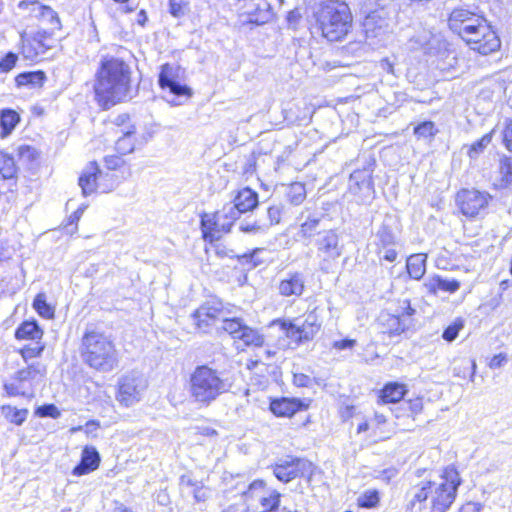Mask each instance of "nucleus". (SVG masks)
<instances>
[{
  "mask_svg": "<svg viewBox=\"0 0 512 512\" xmlns=\"http://www.w3.org/2000/svg\"><path fill=\"white\" fill-rule=\"evenodd\" d=\"M131 67L121 58L103 57L95 74V100L103 109L131 100L137 93L132 86Z\"/></svg>",
  "mask_w": 512,
  "mask_h": 512,
  "instance_id": "1",
  "label": "nucleus"
},
{
  "mask_svg": "<svg viewBox=\"0 0 512 512\" xmlns=\"http://www.w3.org/2000/svg\"><path fill=\"white\" fill-rule=\"evenodd\" d=\"M80 355L86 365L100 372H110L118 366L113 340L93 324L87 325L82 335Z\"/></svg>",
  "mask_w": 512,
  "mask_h": 512,
  "instance_id": "2",
  "label": "nucleus"
},
{
  "mask_svg": "<svg viewBox=\"0 0 512 512\" xmlns=\"http://www.w3.org/2000/svg\"><path fill=\"white\" fill-rule=\"evenodd\" d=\"M313 16L322 36L330 42L341 41L352 29V12L343 0L320 1Z\"/></svg>",
  "mask_w": 512,
  "mask_h": 512,
  "instance_id": "3",
  "label": "nucleus"
},
{
  "mask_svg": "<svg viewBox=\"0 0 512 512\" xmlns=\"http://www.w3.org/2000/svg\"><path fill=\"white\" fill-rule=\"evenodd\" d=\"M231 388L232 382L226 373L208 365L197 366L190 376V395L195 402L202 405H210Z\"/></svg>",
  "mask_w": 512,
  "mask_h": 512,
  "instance_id": "4",
  "label": "nucleus"
},
{
  "mask_svg": "<svg viewBox=\"0 0 512 512\" xmlns=\"http://www.w3.org/2000/svg\"><path fill=\"white\" fill-rule=\"evenodd\" d=\"M399 221L393 214H385L381 223L372 233L370 246L380 261L393 263L398 258Z\"/></svg>",
  "mask_w": 512,
  "mask_h": 512,
  "instance_id": "5",
  "label": "nucleus"
},
{
  "mask_svg": "<svg viewBox=\"0 0 512 512\" xmlns=\"http://www.w3.org/2000/svg\"><path fill=\"white\" fill-rule=\"evenodd\" d=\"M460 484L461 478L453 466L445 468L439 481H427L431 500L430 512H446L455 501Z\"/></svg>",
  "mask_w": 512,
  "mask_h": 512,
  "instance_id": "6",
  "label": "nucleus"
},
{
  "mask_svg": "<svg viewBox=\"0 0 512 512\" xmlns=\"http://www.w3.org/2000/svg\"><path fill=\"white\" fill-rule=\"evenodd\" d=\"M358 6L366 37L377 38L384 34L389 26L388 12L378 0H360Z\"/></svg>",
  "mask_w": 512,
  "mask_h": 512,
  "instance_id": "7",
  "label": "nucleus"
},
{
  "mask_svg": "<svg viewBox=\"0 0 512 512\" xmlns=\"http://www.w3.org/2000/svg\"><path fill=\"white\" fill-rule=\"evenodd\" d=\"M317 255L320 259V269L326 273L333 270L343 253L338 233L333 229L318 233L315 240Z\"/></svg>",
  "mask_w": 512,
  "mask_h": 512,
  "instance_id": "8",
  "label": "nucleus"
},
{
  "mask_svg": "<svg viewBox=\"0 0 512 512\" xmlns=\"http://www.w3.org/2000/svg\"><path fill=\"white\" fill-rule=\"evenodd\" d=\"M281 329L285 332L288 338L295 340L298 343L307 342L312 340L321 328V321L317 314V309H313L305 315L304 320L299 323L298 319L291 320H278Z\"/></svg>",
  "mask_w": 512,
  "mask_h": 512,
  "instance_id": "9",
  "label": "nucleus"
},
{
  "mask_svg": "<svg viewBox=\"0 0 512 512\" xmlns=\"http://www.w3.org/2000/svg\"><path fill=\"white\" fill-rule=\"evenodd\" d=\"M178 68L170 65L169 63L161 66V71L158 76V84L163 90H168L171 99H167L172 105H181L182 99H189L193 92L192 89L182 84L177 80Z\"/></svg>",
  "mask_w": 512,
  "mask_h": 512,
  "instance_id": "10",
  "label": "nucleus"
},
{
  "mask_svg": "<svg viewBox=\"0 0 512 512\" xmlns=\"http://www.w3.org/2000/svg\"><path fill=\"white\" fill-rule=\"evenodd\" d=\"M146 387L147 382L143 375L132 371L119 379L116 399L121 405L130 407L140 401Z\"/></svg>",
  "mask_w": 512,
  "mask_h": 512,
  "instance_id": "11",
  "label": "nucleus"
},
{
  "mask_svg": "<svg viewBox=\"0 0 512 512\" xmlns=\"http://www.w3.org/2000/svg\"><path fill=\"white\" fill-rule=\"evenodd\" d=\"M472 50L481 55H488L497 51L501 46V41L497 33L486 21L476 27L472 33L463 39Z\"/></svg>",
  "mask_w": 512,
  "mask_h": 512,
  "instance_id": "12",
  "label": "nucleus"
},
{
  "mask_svg": "<svg viewBox=\"0 0 512 512\" xmlns=\"http://www.w3.org/2000/svg\"><path fill=\"white\" fill-rule=\"evenodd\" d=\"M274 476L283 483H288L298 477L311 476L313 464L299 457L288 456L272 466Z\"/></svg>",
  "mask_w": 512,
  "mask_h": 512,
  "instance_id": "13",
  "label": "nucleus"
},
{
  "mask_svg": "<svg viewBox=\"0 0 512 512\" xmlns=\"http://www.w3.org/2000/svg\"><path fill=\"white\" fill-rule=\"evenodd\" d=\"M220 329L233 339L242 341L245 346L261 347L264 344V336L257 329L249 327L242 318H224Z\"/></svg>",
  "mask_w": 512,
  "mask_h": 512,
  "instance_id": "14",
  "label": "nucleus"
},
{
  "mask_svg": "<svg viewBox=\"0 0 512 512\" xmlns=\"http://www.w3.org/2000/svg\"><path fill=\"white\" fill-rule=\"evenodd\" d=\"M487 20L476 12L464 8H455L449 16L448 26L452 32L459 35L463 40L480 24Z\"/></svg>",
  "mask_w": 512,
  "mask_h": 512,
  "instance_id": "15",
  "label": "nucleus"
},
{
  "mask_svg": "<svg viewBox=\"0 0 512 512\" xmlns=\"http://www.w3.org/2000/svg\"><path fill=\"white\" fill-rule=\"evenodd\" d=\"M490 195L476 189H463L457 193L456 201L460 207L462 214L467 217H475L485 210Z\"/></svg>",
  "mask_w": 512,
  "mask_h": 512,
  "instance_id": "16",
  "label": "nucleus"
},
{
  "mask_svg": "<svg viewBox=\"0 0 512 512\" xmlns=\"http://www.w3.org/2000/svg\"><path fill=\"white\" fill-rule=\"evenodd\" d=\"M373 162H369L363 169L354 170L350 174L349 189L352 193H361L365 198H370L374 193L372 179Z\"/></svg>",
  "mask_w": 512,
  "mask_h": 512,
  "instance_id": "17",
  "label": "nucleus"
},
{
  "mask_svg": "<svg viewBox=\"0 0 512 512\" xmlns=\"http://www.w3.org/2000/svg\"><path fill=\"white\" fill-rule=\"evenodd\" d=\"M200 228L205 241L213 243L221 238L222 233L229 232V224L221 221L218 213H203L201 215Z\"/></svg>",
  "mask_w": 512,
  "mask_h": 512,
  "instance_id": "18",
  "label": "nucleus"
},
{
  "mask_svg": "<svg viewBox=\"0 0 512 512\" xmlns=\"http://www.w3.org/2000/svg\"><path fill=\"white\" fill-rule=\"evenodd\" d=\"M435 65L440 71L451 75L457 70L459 66L458 54L448 42H439Z\"/></svg>",
  "mask_w": 512,
  "mask_h": 512,
  "instance_id": "19",
  "label": "nucleus"
},
{
  "mask_svg": "<svg viewBox=\"0 0 512 512\" xmlns=\"http://www.w3.org/2000/svg\"><path fill=\"white\" fill-rule=\"evenodd\" d=\"M222 308L219 305L204 304L201 305L191 315L193 324L203 333H207L215 320L220 317Z\"/></svg>",
  "mask_w": 512,
  "mask_h": 512,
  "instance_id": "20",
  "label": "nucleus"
},
{
  "mask_svg": "<svg viewBox=\"0 0 512 512\" xmlns=\"http://www.w3.org/2000/svg\"><path fill=\"white\" fill-rule=\"evenodd\" d=\"M305 289V277L301 272H289L280 280L278 292L283 297H300Z\"/></svg>",
  "mask_w": 512,
  "mask_h": 512,
  "instance_id": "21",
  "label": "nucleus"
},
{
  "mask_svg": "<svg viewBox=\"0 0 512 512\" xmlns=\"http://www.w3.org/2000/svg\"><path fill=\"white\" fill-rule=\"evenodd\" d=\"M99 165L96 161H91L82 171L78 185L81 188L83 196H89L100 190V181L98 177Z\"/></svg>",
  "mask_w": 512,
  "mask_h": 512,
  "instance_id": "22",
  "label": "nucleus"
},
{
  "mask_svg": "<svg viewBox=\"0 0 512 512\" xmlns=\"http://www.w3.org/2000/svg\"><path fill=\"white\" fill-rule=\"evenodd\" d=\"M306 408L307 405L297 398L282 397L270 402V410L277 417H292L295 413Z\"/></svg>",
  "mask_w": 512,
  "mask_h": 512,
  "instance_id": "23",
  "label": "nucleus"
},
{
  "mask_svg": "<svg viewBox=\"0 0 512 512\" xmlns=\"http://www.w3.org/2000/svg\"><path fill=\"white\" fill-rule=\"evenodd\" d=\"M100 460V454L95 447L85 446L82 450L80 462L73 469V474L82 476L93 472L99 467Z\"/></svg>",
  "mask_w": 512,
  "mask_h": 512,
  "instance_id": "24",
  "label": "nucleus"
},
{
  "mask_svg": "<svg viewBox=\"0 0 512 512\" xmlns=\"http://www.w3.org/2000/svg\"><path fill=\"white\" fill-rule=\"evenodd\" d=\"M461 283L456 279H448L440 275L429 277L425 283V289L431 294H437L438 291L455 293L459 290Z\"/></svg>",
  "mask_w": 512,
  "mask_h": 512,
  "instance_id": "25",
  "label": "nucleus"
},
{
  "mask_svg": "<svg viewBox=\"0 0 512 512\" xmlns=\"http://www.w3.org/2000/svg\"><path fill=\"white\" fill-rule=\"evenodd\" d=\"M246 13L248 15L247 22L258 26L269 22L272 18V8L265 0L253 3Z\"/></svg>",
  "mask_w": 512,
  "mask_h": 512,
  "instance_id": "26",
  "label": "nucleus"
},
{
  "mask_svg": "<svg viewBox=\"0 0 512 512\" xmlns=\"http://www.w3.org/2000/svg\"><path fill=\"white\" fill-rule=\"evenodd\" d=\"M378 323L382 328V333L389 337L398 336L407 328V325L399 316L387 312H382L379 315Z\"/></svg>",
  "mask_w": 512,
  "mask_h": 512,
  "instance_id": "27",
  "label": "nucleus"
},
{
  "mask_svg": "<svg viewBox=\"0 0 512 512\" xmlns=\"http://www.w3.org/2000/svg\"><path fill=\"white\" fill-rule=\"evenodd\" d=\"M43 334V330L34 319L22 322L15 330V338L17 340H32L40 342Z\"/></svg>",
  "mask_w": 512,
  "mask_h": 512,
  "instance_id": "28",
  "label": "nucleus"
},
{
  "mask_svg": "<svg viewBox=\"0 0 512 512\" xmlns=\"http://www.w3.org/2000/svg\"><path fill=\"white\" fill-rule=\"evenodd\" d=\"M130 175V172H114L103 170L99 167V181H100V192L107 193L114 190L122 181H124L127 176Z\"/></svg>",
  "mask_w": 512,
  "mask_h": 512,
  "instance_id": "29",
  "label": "nucleus"
},
{
  "mask_svg": "<svg viewBox=\"0 0 512 512\" xmlns=\"http://www.w3.org/2000/svg\"><path fill=\"white\" fill-rule=\"evenodd\" d=\"M233 203L242 213L252 211L258 205V194L248 187L243 188L238 191Z\"/></svg>",
  "mask_w": 512,
  "mask_h": 512,
  "instance_id": "30",
  "label": "nucleus"
},
{
  "mask_svg": "<svg viewBox=\"0 0 512 512\" xmlns=\"http://www.w3.org/2000/svg\"><path fill=\"white\" fill-rule=\"evenodd\" d=\"M46 74L42 70L27 71L15 77L17 87L40 88L46 81Z\"/></svg>",
  "mask_w": 512,
  "mask_h": 512,
  "instance_id": "31",
  "label": "nucleus"
},
{
  "mask_svg": "<svg viewBox=\"0 0 512 512\" xmlns=\"http://www.w3.org/2000/svg\"><path fill=\"white\" fill-rule=\"evenodd\" d=\"M147 139L137 141L136 130H126V132L117 139L115 148L118 153L126 155L132 153L137 145H143Z\"/></svg>",
  "mask_w": 512,
  "mask_h": 512,
  "instance_id": "32",
  "label": "nucleus"
},
{
  "mask_svg": "<svg viewBox=\"0 0 512 512\" xmlns=\"http://www.w3.org/2000/svg\"><path fill=\"white\" fill-rule=\"evenodd\" d=\"M407 393L406 386L398 382H389L381 390L380 397L385 403H397L401 401Z\"/></svg>",
  "mask_w": 512,
  "mask_h": 512,
  "instance_id": "33",
  "label": "nucleus"
},
{
  "mask_svg": "<svg viewBox=\"0 0 512 512\" xmlns=\"http://www.w3.org/2000/svg\"><path fill=\"white\" fill-rule=\"evenodd\" d=\"M427 256L425 254H413L407 258L406 269L412 279L420 280L426 272Z\"/></svg>",
  "mask_w": 512,
  "mask_h": 512,
  "instance_id": "34",
  "label": "nucleus"
},
{
  "mask_svg": "<svg viewBox=\"0 0 512 512\" xmlns=\"http://www.w3.org/2000/svg\"><path fill=\"white\" fill-rule=\"evenodd\" d=\"M324 219V213L309 214L300 226V233L302 236L310 238L314 235L318 236V233H322L323 231H320V229L322 228V222Z\"/></svg>",
  "mask_w": 512,
  "mask_h": 512,
  "instance_id": "35",
  "label": "nucleus"
},
{
  "mask_svg": "<svg viewBox=\"0 0 512 512\" xmlns=\"http://www.w3.org/2000/svg\"><path fill=\"white\" fill-rule=\"evenodd\" d=\"M429 489L427 488V481L421 482L411 489L409 495L411 496L406 506V512H415L416 505L419 504L418 510L421 511V505L429 499Z\"/></svg>",
  "mask_w": 512,
  "mask_h": 512,
  "instance_id": "36",
  "label": "nucleus"
},
{
  "mask_svg": "<svg viewBox=\"0 0 512 512\" xmlns=\"http://www.w3.org/2000/svg\"><path fill=\"white\" fill-rule=\"evenodd\" d=\"M53 32L54 31H50L48 29H41L34 33V35L30 38L33 45L37 48V51H39L42 55H44L47 50L53 47Z\"/></svg>",
  "mask_w": 512,
  "mask_h": 512,
  "instance_id": "37",
  "label": "nucleus"
},
{
  "mask_svg": "<svg viewBox=\"0 0 512 512\" xmlns=\"http://www.w3.org/2000/svg\"><path fill=\"white\" fill-rule=\"evenodd\" d=\"M3 389L6 391L7 395L10 397L14 396H23V397H32L33 391L31 387L25 385L23 382H20L18 379H14V375L11 377L10 382L4 383Z\"/></svg>",
  "mask_w": 512,
  "mask_h": 512,
  "instance_id": "38",
  "label": "nucleus"
},
{
  "mask_svg": "<svg viewBox=\"0 0 512 512\" xmlns=\"http://www.w3.org/2000/svg\"><path fill=\"white\" fill-rule=\"evenodd\" d=\"M17 171L18 166L15 159L11 155L0 151V175L3 179H12L16 177Z\"/></svg>",
  "mask_w": 512,
  "mask_h": 512,
  "instance_id": "39",
  "label": "nucleus"
},
{
  "mask_svg": "<svg viewBox=\"0 0 512 512\" xmlns=\"http://www.w3.org/2000/svg\"><path fill=\"white\" fill-rule=\"evenodd\" d=\"M28 413L27 409H17L11 405L1 406V414L6 420L15 425H22L25 422Z\"/></svg>",
  "mask_w": 512,
  "mask_h": 512,
  "instance_id": "40",
  "label": "nucleus"
},
{
  "mask_svg": "<svg viewBox=\"0 0 512 512\" xmlns=\"http://www.w3.org/2000/svg\"><path fill=\"white\" fill-rule=\"evenodd\" d=\"M498 170L500 174L501 186H510L512 184V158L505 155L502 156L499 159Z\"/></svg>",
  "mask_w": 512,
  "mask_h": 512,
  "instance_id": "41",
  "label": "nucleus"
},
{
  "mask_svg": "<svg viewBox=\"0 0 512 512\" xmlns=\"http://www.w3.org/2000/svg\"><path fill=\"white\" fill-rule=\"evenodd\" d=\"M40 368V363H33L28 365L26 368L17 371L14 374V379H18L20 382H23L25 385L31 387L30 382L34 380L39 374H41Z\"/></svg>",
  "mask_w": 512,
  "mask_h": 512,
  "instance_id": "42",
  "label": "nucleus"
},
{
  "mask_svg": "<svg viewBox=\"0 0 512 512\" xmlns=\"http://www.w3.org/2000/svg\"><path fill=\"white\" fill-rule=\"evenodd\" d=\"M288 201L293 205L301 204L306 198V188L303 183L294 182L290 184L286 191Z\"/></svg>",
  "mask_w": 512,
  "mask_h": 512,
  "instance_id": "43",
  "label": "nucleus"
},
{
  "mask_svg": "<svg viewBox=\"0 0 512 512\" xmlns=\"http://www.w3.org/2000/svg\"><path fill=\"white\" fill-rule=\"evenodd\" d=\"M33 307L43 318L51 319L54 317V309L50 304L47 303L46 295L44 293H39L36 295L33 301Z\"/></svg>",
  "mask_w": 512,
  "mask_h": 512,
  "instance_id": "44",
  "label": "nucleus"
},
{
  "mask_svg": "<svg viewBox=\"0 0 512 512\" xmlns=\"http://www.w3.org/2000/svg\"><path fill=\"white\" fill-rule=\"evenodd\" d=\"M217 213L221 221H226V223L229 224V231L231 230L233 223L242 214V212L238 210L237 206L234 203L224 205L221 210L217 211Z\"/></svg>",
  "mask_w": 512,
  "mask_h": 512,
  "instance_id": "45",
  "label": "nucleus"
},
{
  "mask_svg": "<svg viewBox=\"0 0 512 512\" xmlns=\"http://www.w3.org/2000/svg\"><path fill=\"white\" fill-rule=\"evenodd\" d=\"M20 122V115L11 108L0 111V128H15Z\"/></svg>",
  "mask_w": 512,
  "mask_h": 512,
  "instance_id": "46",
  "label": "nucleus"
},
{
  "mask_svg": "<svg viewBox=\"0 0 512 512\" xmlns=\"http://www.w3.org/2000/svg\"><path fill=\"white\" fill-rule=\"evenodd\" d=\"M262 251V249L257 248L250 253H244L243 255L236 257L241 265L248 266V269H253L263 263V261L258 257V254Z\"/></svg>",
  "mask_w": 512,
  "mask_h": 512,
  "instance_id": "47",
  "label": "nucleus"
},
{
  "mask_svg": "<svg viewBox=\"0 0 512 512\" xmlns=\"http://www.w3.org/2000/svg\"><path fill=\"white\" fill-rule=\"evenodd\" d=\"M45 349V344L35 341L33 345H25L19 351L25 362L29 359L40 357Z\"/></svg>",
  "mask_w": 512,
  "mask_h": 512,
  "instance_id": "48",
  "label": "nucleus"
},
{
  "mask_svg": "<svg viewBox=\"0 0 512 512\" xmlns=\"http://www.w3.org/2000/svg\"><path fill=\"white\" fill-rule=\"evenodd\" d=\"M239 229L244 233L259 234L265 232L268 229V225L259 220L253 222L245 220L240 223Z\"/></svg>",
  "mask_w": 512,
  "mask_h": 512,
  "instance_id": "49",
  "label": "nucleus"
},
{
  "mask_svg": "<svg viewBox=\"0 0 512 512\" xmlns=\"http://www.w3.org/2000/svg\"><path fill=\"white\" fill-rule=\"evenodd\" d=\"M19 8L28 9L30 11V14L33 17L40 20L42 18V16L44 15V12H45L47 6L41 4L37 0H33V1L24 0L19 3Z\"/></svg>",
  "mask_w": 512,
  "mask_h": 512,
  "instance_id": "50",
  "label": "nucleus"
},
{
  "mask_svg": "<svg viewBox=\"0 0 512 512\" xmlns=\"http://www.w3.org/2000/svg\"><path fill=\"white\" fill-rule=\"evenodd\" d=\"M43 24L49 25L48 30L55 31L61 28L60 19L56 11L47 6L44 15L40 19Z\"/></svg>",
  "mask_w": 512,
  "mask_h": 512,
  "instance_id": "51",
  "label": "nucleus"
},
{
  "mask_svg": "<svg viewBox=\"0 0 512 512\" xmlns=\"http://www.w3.org/2000/svg\"><path fill=\"white\" fill-rule=\"evenodd\" d=\"M380 497L377 490H368L358 498V505L363 508H373L379 503Z\"/></svg>",
  "mask_w": 512,
  "mask_h": 512,
  "instance_id": "52",
  "label": "nucleus"
},
{
  "mask_svg": "<svg viewBox=\"0 0 512 512\" xmlns=\"http://www.w3.org/2000/svg\"><path fill=\"white\" fill-rule=\"evenodd\" d=\"M281 494L273 490L267 497H262L260 503L265 509L263 512H274L278 510Z\"/></svg>",
  "mask_w": 512,
  "mask_h": 512,
  "instance_id": "53",
  "label": "nucleus"
},
{
  "mask_svg": "<svg viewBox=\"0 0 512 512\" xmlns=\"http://www.w3.org/2000/svg\"><path fill=\"white\" fill-rule=\"evenodd\" d=\"M37 151L29 145H21L18 148L19 161L22 164L30 165L37 159Z\"/></svg>",
  "mask_w": 512,
  "mask_h": 512,
  "instance_id": "54",
  "label": "nucleus"
},
{
  "mask_svg": "<svg viewBox=\"0 0 512 512\" xmlns=\"http://www.w3.org/2000/svg\"><path fill=\"white\" fill-rule=\"evenodd\" d=\"M125 167V160L117 155H110L104 157V168L108 171H114L121 174V172H125L123 168Z\"/></svg>",
  "mask_w": 512,
  "mask_h": 512,
  "instance_id": "55",
  "label": "nucleus"
},
{
  "mask_svg": "<svg viewBox=\"0 0 512 512\" xmlns=\"http://www.w3.org/2000/svg\"><path fill=\"white\" fill-rule=\"evenodd\" d=\"M464 327V322L461 319L455 320L452 324H450L443 331L442 337L444 340L448 342L454 341L460 332V330Z\"/></svg>",
  "mask_w": 512,
  "mask_h": 512,
  "instance_id": "56",
  "label": "nucleus"
},
{
  "mask_svg": "<svg viewBox=\"0 0 512 512\" xmlns=\"http://www.w3.org/2000/svg\"><path fill=\"white\" fill-rule=\"evenodd\" d=\"M35 415L41 418L50 417L57 419L60 417L61 413L54 404H44L36 408Z\"/></svg>",
  "mask_w": 512,
  "mask_h": 512,
  "instance_id": "57",
  "label": "nucleus"
},
{
  "mask_svg": "<svg viewBox=\"0 0 512 512\" xmlns=\"http://www.w3.org/2000/svg\"><path fill=\"white\" fill-rule=\"evenodd\" d=\"M18 61V55L13 52H8L0 60V73H7L11 71Z\"/></svg>",
  "mask_w": 512,
  "mask_h": 512,
  "instance_id": "58",
  "label": "nucleus"
},
{
  "mask_svg": "<svg viewBox=\"0 0 512 512\" xmlns=\"http://www.w3.org/2000/svg\"><path fill=\"white\" fill-rule=\"evenodd\" d=\"M492 134L484 135L480 140L474 142L469 149V156L476 157L491 142Z\"/></svg>",
  "mask_w": 512,
  "mask_h": 512,
  "instance_id": "59",
  "label": "nucleus"
},
{
  "mask_svg": "<svg viewBox=\"0 0 512 512\" xmlns=\"http://www.w3.org/2000/svg\"><path fill=\"white\" fill-rule=\"evenodd\" d=\"M428 39H429V37L426 33L414 35L407 42L408 49L409 50H418V49L424 47L428 43Z\"/></svg>",
  "mask_w": 512,
  "mask_h": 512,
  "instance_id": "60",
  "label": "nucleus"
},
{
  "mask_svg": "<svg viewBox=\"0 0 512 512\" xmlns=\"http://www.w3.org/2000/svg\"><path fill=\"white\" fill-rule=\"evenodd\" d=\"M22 54L26 59L34 60L42 54L37 51V48L33 45L30 39L23 40Z\"/></svg>",
  "mask_w": 512,
  "mask_h": 512,
  "instance_id": "61",
  "label": "nucleus"
},
{
  "mask_svg": "<svg viewBox=\"0 0 512 512\" xmlns=\"http://www.w3.org/2000/svg\"><path fill=\"white\" fill-rule=\"evenodd\" d=\"M282 207L279 205L270 206L267 209L268 221L265 222L268 228L272 225L278 224L281 220Z\"/></svg>",
  "mask_w": 512,
  "mask_h": 512,
  "instance_id": "62",
  "label": "nucleus"
},
{
  "mask_svg": "<svg viewBox=\"0 0 512 512\" xmlns=\"http://www.w3.org/2000/svg\"><path fill=\"white\" fill-rule=\"evenodd\" d=\"M169 13L175 18L183 17L185 15L183 0H169Z\"/></svg>",
  "mask_w": 512,
  "mask_h": 512,
  "instance_id": "63",
  "label": "nucleus"
},
{
  "mask_svg": "<svg viewBox=\"0 0 512 512\" xmlns=\"http://www.w3.org/2000/svg\"><path fill=\"white\" fill-rule=\"evenodd\" d=\"M242 174L248 178L252 176L256 171V158L254 155H249L245 158V161L242 165Z\"/></svg>",
  "mask_w": 512,
  "mask_h": 512,
  "instance_id": "64",
  "label": "nucleus"
}]
</instances>
